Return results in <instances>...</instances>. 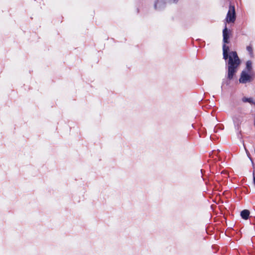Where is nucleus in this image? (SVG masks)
Masks as SVG:
<instances>
[{
	"mask_svg": "<svg viewBox=\"0 0 255 255\" xmlns=\"http://www.w3.org/2000/svg\"><path fill=\"white\" fill-rule=\"evenodd\" d=\"M223 58L225 60L229 59L228 61V76L229 80L233 78L234 76L237 72L238 68L241 64V61L236 51L229 53V47L225 43L223 46Z\"/></svg>",
	"mask_w": 255,
	"mask_h": 255,
	"instance_id": "f257e3e1",
	"label": "nucleus"
},
{
	"mask_svg": "<svg viewBox=\"0 0 255 255\" xmlns=\"http://www.w3.org/2000/svg\"><path fill=\"white\" fill-rule=\"evenodd\" d=\"M236 19L235 8L234 5H230L228 12L226 21L228 23L234 22Z\"/></svg>",
	"mask_w": 255,
	"mask_h": 255,
	"instance_id": "f03ea898",
	"label": "nucleus"
},
{
	"mask_svg": "<svg viewBox=\"0 0 255 255\" xmlns=\"http://www.w3.org/2000/svg\"><path fill=\"white\" fill-rule=\"evenodd\" d=\"M252 80V77L246 71H243L239 79V82L241 83L245 84L251 82Z\"/></svg>",
	"mask_w": 255,
	"mask_h": 255,
	"instance_id": "7ed1b4c3",
	"label": "nucleus"
},
{
	"mask_svg": "<svg viewBox=\"0 0 255 255\" xmlns=\"http://www.w3.org/2000/svg\"><path fill=\"white\" fill-rule=\"evenodd\" d=\"M223 42L224 43H228L229 42V31L226 26L225 28L223 31Z\"/></svg>",
	"mask_w": 255,
	"mask_h": 255,
	"instance_id": "20e7f679",
	"label": "nucleus"
},
{
	"mask_svg": "<svg viewBox=\"0 0 255 255\" xmlns=\"http://www.w3.org/2000/svg\"><path fill=\"white\" fill-rule=\"evenodd\" d=\"M165 3L162 0H157L155 4L154 7L156 9L159 10L161 8L164 7Z\"/></svg>",
	"mask_w": 255,
	"mask_h": 255,
	"instance_id": "39448f33",
	"label": "nucleus"
},
{
	"mask_svg": "<svg viewBox=\"0 0 255 255\" xmlns=\"http://www.w3.org/2000/svg\"><path fill=\"white\" fill-rule=\"evenodd\" d=\"M250 211L248 210H244L241 213L242 218L245 220H247L250 215Z\"/></svg>",
	"mask_w": 255,
	"mask_h": 255,
	"instance_id": "423d86ee",
	"label": "nucleus"
},
{
	"mask_svg": "<svg viewBox=\"0 0 255 255\" xmlns=\"http://www.w3.org/2000/svg\"><path fill=\"white\" fill-rule=\"evenodd\" d=\"M247 69L248 72H250L252 69V63L251 61H248L246 63Z\"/></svg>",
	"mask_w": 255,
	"mask_h": 255,
	"instance_id": "0eeeda50",
	"label": "nucleus"
},
{
	"mask_svg": "<svg viewBox=\"0 0 255 255\" xmlns=\"http://www.w3.org/2000/svg\"><path fill=\"white\" fill-rule=\"evenodd\" d=\"M242 101L243 102H249L250 103H252V104H255L254 102H253V99L252 98H246V97H244L242 99Z\"/></svg>",
	"mask_w": 255,
	"mask_h": 255,
	"instance_id": "6e6552de",
	"label": "nucleus"
},
{
	"mask_svg": "<svg viewBox=\"0 0 255 255\" xmlns=\"http://www.w3.org/2000/svg\"><path fill=\"white\" fill-rule=\"evenodd\" d=\"M247 50L249 52L250 55L251 56H253V48H252V46L251 45L248 46L247 47Z\"/></svg>",
	"mask_w": 255,
	"mask_h": 255,
	"instance_id": "1a4fd4ad",
	"label": "nucleus"
},
{
	"mask_svg": "<svg viewBox=\"0 0 255 255\" xmlns=\"http://www.w3.org/2000/svg\"><path fill=\"white\" fill-rule=\"evenodd\" d=\"M253 182L255 185V171H254L253 173Z\"/></svg>",
	"mask_w": 255,
	"mask_h": 255,
	"instance_id": "9d476101",
	"label": "nucleus"
}]
</instances>
